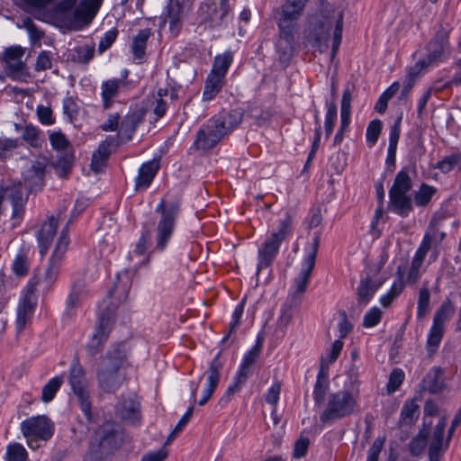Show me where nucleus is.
I'll list each match as a JSON object with an SVG mask.
<instances>
[{
  "label": "nucleus",
  "mask_w": 461,
  "mask_h": 461,
  "mask_svg": "<svg viewBox=\"0 0 461 461\" xmlns=\"http://www.w3.org/2000/svg\"><path fill=\"white\" fill-rule=\"evenodd\" d=\"M130 348L125 342L113 343L102 357L96 370L99 388L114 393L127 380L126 369L131 366Z\"/></svg>",
  "instance_id": "obj_3"
},
{
  "label": "nucleus",
  "mask_w": 461,
  "mask_h": 461,
  "mask_svg": "<svg viewBox=\"0 0 461 461\" xmlns=\"http://www.w3.org/2000/svg\"><path fill=\"white\" fill-rule=\"evenodd\" d=\"M21 138L33 149H41L45 141L42 131L32 123L23 127Z\"/></svg>",
  "instance_id": "obj_31"
},
{
  "label": "nucleus",
  "mask_w": 461,
  "mask_h": 461,
  "mask_svg": "<svg viewBox=\"0 0 461 461\" xmlns=\"http://www.w3.org/2000/svg\"><path fill=\"white\" fill-rule=\"evenodd\" d=\"M104 0H81L79 5L74 10L76 20L88 23L99 11Z\"/></svg>",
  "instance_id": "obj_25"
},
{
  "label": "nucleus",
  "mask_w": 461,
  "mask_h": 461,
  "mask_svg": "<svg viewBox=\"0 0 461 461\" xmlns=\"http://www.w3.org/2000/svg\"><path fill=\"white\" fill-rule=\"evenodd\" d=\"M281 244L267 237L258 249V273L269 267L276 259Z\"/></svg>",
  "instance_id": "obj_24"
},
{
  "label": "nucleus",
  "mask_w": 461,
  "mask_h": 461,
  "mask_svg": "<svg viewBox=\"0 0 461 461\" xmlns=\"http://www.w3.org/2000/svg\"><path fill=\"white\" fill-rule=\"evenodd\" d=\"M244 110L240 107L221 111L207 120L199 129L194 142L196 149L209 150L241 123Z\"/></svg>",
  "instance_id": "obj_5"
},
{
  "label": "nucleus",
  "mask_w": 461,
  "mask_h": 461,
  "mask_svg": "<svg viewBox=\"0 0 461 461\" xmlns=\"http://www.w3.org/2000/svg\"><path fill=\"white\" fill-rule=\"evenodd\" d=\"M245 307V299H242L235 307L232 315H231V321L229 324V331L228 333L222 338L221 342L224 343L230 336L232 332L236 330L238 326L240 325L241 316L244 312Z\"/></svg>",
  "instance_id": "obj_52"
},
{
  "label": "nucleus",
  "mask_w": 461,
  "mask_h": 461,
  "mask_svg": "<svg viewBox=\"0 0 461 461\" xmlns=\"http://www.w3.org/2000/svg\"><path fill=\"white\" fill-rule=\"evenodd\" d=\"M39 284L40 277L33 275L24 288V296L21 299L17 307L15 324L19 332L23 330L26 324L32 319L38 301L36 290Z\"/></svg>",
  "instance_id": "obj_14"
},
{
  "label": "nucleus",
  "mask_w": 461,
  "mask_h": 461,
  "mask_svg": "<svg viewBox=\"0 0 461 461\" xmlns=\"http://www.w3.org/2000/svg\"><path fill=\"white\" fill-rule=\"evenodd\" d=\"M327 112L325 114L324 129L325 137L329 139L331 135L335 123L337 122V104L333 101L331 103H326Z\"/></svg>",
  "instance_id": "obj_49"
},
{
  "label": "nucleus",
  "mask_w": 461,
  "mask_h": 461,
  "mask_svg": "<svg viewBox=\"0 0 461 461\" xmlns=\"http://www.w3.org/2000/svg\"><path fill=\"white\" fill-rule=\"evenodd\" d=\"M94 53V45L78 46L75 49L74 60L86 64L93 59Z\"/></svg>",
  "instance_id": "obj_57"
},
{
  "label": "nucleus",
  "mask_w": 461,
  "mask_h": 461,
  "mask_svg": "<svg viewBox=\"0 0 461 461\" xmlns=\"http://www.w3.org/2000/svg\"><path fill=\"white\" fill-rule=\"evenodd\" d=\"M160 168V158H154L140 167L135 178L134 190L143 192L152 184Z\"/></svg>",
  "instance_id": "obj_19"
},
{
  "label": "nucleus",
  "mask_w": 461,
  "mask_h": 461,
  "mask_svg": "<svg viewBox=\"0 0 461 461\" xmlns=\"http://www.w3.org/2000/svg\"><path fill=\"white\" fill-rule=\"evenodd\" d=\"M293 217L289 212H285L284 216L278 220L276 230L268 237L282 244L283 241L293 234Z\"/></svg>",
  "instance_id": "obj_29"
},
{
  "label": "nucleus",
  "mask_w": 461,
  "mask_h": 461,
  "mask_svg": "<svg viewBox=\"0 0 461 461\" xmlns=\"http://www.w3.org/2000/svg\"><path fill=\"white\" fill-rule=\"evenodd\" d=\"M321 231L317 230L312 240V243L305 248V256L301 263V269L294 280L290 289L289 298L296 303V297L303 294L310 283L312 273L315 267L318 250L320 248Z\"/></svg>",
  "instance_id": "obj_8"
},
{
  "label": "nucleus",
  "mask_w": 461,
  "mask_h": 461,
  "mask_svg": "<svg viewBox=\"0 0 461 461\" xmlns=\"http://www.w3.org/2000/svg\"><path fill=\"white\" fill-rule=\"evenodd\" d=\"M57 228L58 219L51 215L41 224L37 231L36 238L41 258L46 256L56 234Z\"/></svg>",
  "instance_id": "obj_23"
},
{
  "label": "nucleus",
  "mask_w": 461,
  "mask_h": 461,
  "mask_svg": "<svg viewBox=\"0 0 461 461\" xmlns=\"http://www.w3.org/2000/svg\"><path fill=\"white\" fill-rule=\"evenodd\" d=\"M54 430V423L44 415L31 417L21 422V431L25 438L32 437L48 441L52 438Z\"/></svg>",
  "instance_id": "obj_16"
},
{
  "label": "nucleus",
  "mask_w": 461,
  "mask_h": 461,
  "mask_svg": "<svg viewBox=\"0 0 461 461\" xmlns=\"http://www.w3.org/2000/svg\"><path fill=\"white\" fill-rule=\"evenodd\" d=\"M382 319V312L378 307L371 308L366 312L363 319V326L365 328H372L376 326Z\"/></svg>",
  "instance_id": "obj_64"
},
{
  "label": "nucleus",
  "mask_w": 461,
  "mask_h": 461,
  "mask_svg": "<svg viewBox=\"0 0 461 461\" xmlns=\"http://www.w3.org/2000/svg\"><path fill=\"white\" fill-rule=\"evenodd\" d=\"M28 197L24 194L21 183L3 185L0 187V215L11 210L10 229L19 227L25 215V207Z\"/></svg>",
  "instance_id": "obj_7"
},
{
  "label": "nucleus",
  "mask_w": 461,
  "mask_h": 461,
  "mask_svg": "<svg viewBox=\"0 0 461 461\" xmlns=\"http://www.w3.org/2000/svg\"><path fill=\"white\" fill-rule=\"evenodd\" d=\"M202 23L209 28L225 27L232 20L230 0H204L198 10Z\"/></svg>",
  "instance_id": "obj_10"
},
{
  "label": "nucleus",
  "mask_w": 461,
  "mask_h": 461,
  "mask_svg": "<svg viewBox=\"0 0 461 461\" xmlns=\"http://www.w3.org/2000/svg\"><path fill=\"white\" fill-rule=\"evenodd\" d=\"M111 154L109 144L105 142L100 143L98 149L94 152L91 161V168L95 172H100L105 165Z\"/></svg>",
  "instance_id": "obj_40"
},
{
  "label": "nucleus",
  "mask_w": 461,
  "mask_h": 461,
  "mask_svg": "<svg viewBox=\"0 0 461 461\" xmlns=\"http://www.w3.org/2000/svg\"><path fill=\"white\" fill-rule=\"evenodd\" d=\"M380 285L381 284H375L369 276L365 278H361L357 289L358 303L366 305L373 298Z\"/></svg>",
  "instance_id": "obj_28"
},
{
  "label": "nucleus",
  "mask_w": 461,
  "mask_h": 461,
  "mask_svg": "<svg viewBox=\"0 0 461 461\" xmlns=\"http://www.w3.org/2000/svg\"><path fill=\"white\" fill-rule=\"evenodd\" d=\"M427 446V437L426 435L420 433L418 436L414 437L410 444H409V449L413 456H420L424 448Z\"/></svg>",
  "instance_id": "obj_62"
},
{
  "label": "nucleus",
  "mask_w": 461,
  "mask_h": 461,
  "mask_svg": "<svg viewBox=\"0 0 461 461\" xmlns=\"http://www.w3.org/2000/svg\"><path fill=\"white\" fill-rule=\"evenodd\" d=\"M433 168L438 169L443 174H447L452 170L461 171V152H452L438 161Z\"/></svg>",
  "instance_id": "obj_35"
},
{
  "label": "nucleus",
  "mask_w": 461,
  "mask_h": 461,
  "mask_svg": "<svg viewBox=\"0 0 461 461\" xmlns=\"http://www.w3.org/2000/svg\"><path fill=\"white\" fill-rule=\"evenodd\" d=\"M281 40L285 41V46H282V42L277 44V51L279 53V60L282 64L287 65L293 56V46L294 42V33L291 41L286 40L285 37H281Z\"/></svg>",
  "instance_id": "obj_53"
},
{
  "label": "nucleus",
  "mask_w": 461,
  "mask_h": 461,
  "mask_svg": "<svg viewBox=\"0 0 461 461\" xmlns=\"http://www.w3.org/2000/svg\"><path fill=\"white\" fill-rule=\"evenodd\" d=\"M233 62V53L226 50L221 54L214 57L213 63L210 73L225 78L230 67Z\"/></svg>",
  "instance_id": "obj_32"
},
{
  "label": "nucleus",
  "mask_w": 461,
  "mask_h": 461,
  "mask_svg": "<svg viewBox=\"0 0 461 461\" xmlns=\"http://www.w3.org/2000/svg\"><path fill=\"white\" fill-rule=\"evenodd\" d=\"M226 83L225 78L209 73L203 91V100L211 101L221 91Z\"/></svg>",
  "instance_id": "obj_30"
},
{
  "label": "nucleus",
  "mask_w": 461,
  "mask_h": 461,
  "mask_svg": "<svg viewBox=\"0 0 461 461\" xmlns=\"http://www.w3.org/2000/svg\"><path fill=\"white\" fill-rule=\"evenodd\" d=\"M163 15L169 23L171 32H178L182 26L183 5L179 0H168Z\"/></svg>",
  "instance_id": "obj_26"
},
{
  "label": "nucleus",
  "mask_w": 461,
  "mask_h": 461,
  "mask_svg": "<svg viewBox=\"0 0 461 461\" xmlns=\"http://www.w3.org/2000/svg\"><path fill=\"white\" fill-rule=\"evenodd\" d=\"M419 417V406L416 403L415 400H408L406 401L401 410L400 426L403 425H411Z\"/></svg>",
  "instance_id": "obj_38"
},
{
  "label": "nucleus",
  "mask_w": 461,
  "mask_h": 461,
  "mask_svg": "<svg viewBox=\"0 0 461 461\" xmlns=\"http://www.w3.org/2000/svg\"><path fill=\"white\" fill-rule=\"evenodd\" d=\"M223 366L224 360L221 359V352H219L210 362L208 369L205 373L206 384L203 391V396L198 402L200 406L205 405L213 394L219 384Z\"/></svg>",
  "instance_id": "obj_17"
},
{
  "label": "nucleus",
  "mask_w": 461,
  "mask_h": 461,
  "mask_svg": "<svg viewBox=\"0 0 461 461\" xmlns=\"http://www.w3.org/2000/svg\"><path fill=\"white\" fill-rule=\"evenodd\" d=\"M382 129L383 123L379 119H375L368 123L366 132V139L368 147L371 148L377 142Z\"/></svg>",
  "instance_id": "obj_51"
},
{
  "label": "nucleus",
  "mask_w": 461,
  "mask_h": 461,
  "mask_svg": "<svg viewBox=\"0 0 461 461\" xmlns=\"http://www.w3.org/2000/svg\"><path fill=\"white\" fill-rule=\"evenodd\" d=\"M309 0H283L280 5L277 27L279 35L291 41L298 30V22L303 14Z\"/></svg>",
  "instance_id": "obj_12"
},
{
  "label": "nucleus",
  "mask_w": 461,
  "mask_h": 461,
  "mask_svg": "<svg viewBox=\"0 0 461 461\" xmlns=\"http://www.w3.org/2000/svg\"><path fill=\"white\" fill-rule=\"evenodd\" d=\"M444 332L445 328L432 323L426 341V348L429 354L437 351L443 339Z\"/></svg>",
  "instance_id": "obj_42"
},
{
  "label": "nucleus",
  "mask_w": 461,
  "mask_h": 461,
  "mask_svg": "<svg viewBox=\"0 0 461 461\" xmlns=\"http://www.w3.org/2000/svg\"><path fill=\"white\" fill-rule=\"evenodd\" d=\"M95 438L111 456L122 446L123 441L120 427L111 423L104 424L97 431Z\"/></svg>",
  "instance_id": "obj_18"
},
{
  "label": "nucleus",
  "mask_w": 461,
  "mask_h": 461,
  "mask_svg": "<svg viewBox=\"0 0 461 461\" xmlns=\"http://www.w3.org/2000/svg\"><path fill=\"white\" fill-rule=\"evenodd\" d=\"M122 419L134 421L139 419L140 403L132 399H126L116 407Z\"/></svg>",
  "instance_id": "obj_37"
},
{
  "label": "nucleus",
  "mask_w": 461,
  "mask_h": 461,
  "mask_svg": "<svg viewBox=\"0 0 461 461\" xmlns=\"http://www.w3.org/2000/svg\"><path fill=\"white\" fill-rule=\"evenodd\" d=\"M28 453L24 447L20 443L9 444L6 447V461H27Z\"/></svg>",
  "instance_id": "obj_48"
},
{
  "label": "nucleus",
  "mask_w": 461,
  "mask_h": 461,
  "mask_svg": "<svg viewBox=\"0 0 461 461\" xmlns=\"http://www.w3.org/2000/svg\"><path fill=\"white\" fill-rule=\"evenodd\" d=\"M263 341L264 339L258 336L255 345L243 357L242 362L252 366L260 356Z\"/></svg>",
  "instance_id": "obj_58"
},
{
  "label": "nucleus",
  "mask_w": 461,
  "mask_h": 461,
  "mask_svg": "<svg viewBox=\"0 0 461 461\" xmlns=\"http://www.w3.org/2000/svg\"><path fill=\"white\" fill-rule=\"evenodd\" d=\"M75 157L72 151L62 152L57 158L54 167L57 174L61 177H66L70 174Z\"/></svg>",
  "instance_id": "obj_39"
},
{
  "label": "nucleus",
  "mask_w": 461,
  "mask_h": 461,
  "mask_svg": "<svg viewBox=\"0 0 461 461\" xmlns=\"http://www.w3.org/2000/svg\"><path fill=\"white\" fill-rule=\"evenodd\" d=\"M47 163L45 159L35 160L23 173V181L29 192H38L44 185Z\"/></svg>",
  "instance_id": "obj_21"
},
{
  "label": "nucleus",
  "mask_w": 461,
  "mask_h": 461,
  "mask_svg": "<svg viewBox=\"0 0 461 461\" xmlns=\"http://www.w3.org/2000/svg\"><path fill=\"white\" fill-rule=\"evenodd\" d=\"M404 377V372L401 368H394L389 375V381L386 385L388 393L396 392L402 385Z\"/></svg>",
  "instance_id": "obj_55"
},
{
  "label": "nucleus",
  "mask_w": 461,
  "mask_h": 461,
  "mask_svg": "<svg viewBox=\"0 0 461 461\" xmlns=\"http://www.w3.org/2000/svg\"><path fill=\"white\" fill-rule=\"evenodd\" d=\"M128 86V82L123 79L111 78L105 80L101 85V98L103 108L111 109L119 97L120 94Z\"/></svg>",
  "instance_id": "obj_22"
},
{
  "label": "nucleus",
  "mask_w": 461,
  "mask_h": 461,
  "mask_svg": "<svg viewBox=\"0 0 461 461\" xmlns=\"http://www.w3.org/2000/svg\"><path fill=\"white\" fill-rule=\"evenodd\" d=\"M138 125V120L135 115L127 116L121 123L120 132L127 140H131Z\"/></svg>",
  "instance_id": "obj_60"
},
{
  "label": "nucleus",
  "mask_w": 461,
  "mask_h": 461,
  "mask_svg": "<svg viewBox=\"0 0 461 461\" xmlns=\"http://www.w3.org/2000/svg\"><path fill=\"white\" fill-rule=\"evenodd\" d=\"M455 313V307L451 301L447 300L442 303L436 311L433 317V324L445 328L446 322L449 321Z\"/></svg>",
  "instance_id": "obj_41"
},
{
  "label": "nucleus",
  "mask_w": 461,
  "mask_h": 461,
  "mask_svg": "<svg viewBox=\"0 0 461 461\" xmlns=\"http://www.w3.org/2000/svg\"><path fill=\"white\" fill-rule=\"evenodd\" d=\"M12 269L15 276H25L29 273L30 259L29 250L25 248H21L12 264Z\"/></svg>",
  "instance_id": "obj_36"
},
{
  "label": "nucleus",
  "mask_w": 461,
  "mask_h": 461,
  "mask_svg": "<svg viewBox=\"0 0 461 461\" xmlns=\"http://www.w3.org/2000/svg\"><path fill=\"white\" fill-rule=\"evenodd\" d=\"M329 389V374L321 366L313 386L312 398L315 408H323L320 414L323 424H332L358 411L360 391L357 381L352 382L349 388L344 387L327 395Z\"/></svg>",
  "instance_id": "obj_1"
},
{
  "label": "nucleus",
  "mask_w": 461,
  "mask_h": 461,
  "mask_svg": "<svg viewBox=\"0 0 461 461\" xmlns=\"http://www.w3.org/2000/svg\"><path fill=\"white\" fill-rule=\"evenodd\" d=\"M385 436L377 437L367 451L366 461H378L380 453L384 446Z\"/></svg>",
  "instance_id": "obj_61"
},
{
  "label": "nucleus",
  "mask_w": 461,
  "mask_h": 461,
  "mask_svg": "<svg viewBox=\"0 0 461 461\" xmlns=\"http://www.w3.org/2000/svg\"><path fill=\"white\" fill-rule=\"evenodd\" d=\"M24 53L25 49L19 45L11 46L5 50L2 60L5 63V68L8 74L14 77L23 74L26 65L22 59Z\"/></svg>",
  "instance_id": "obj_20"
},
{
  "label": "nucleus",
  "mask_w": 461,
  "mask_h": 461,
  "mask_svg": "<svg viewBox=\"0 0 461 461\" xmlns=\"http://www.w3.org/2000/svg\"><path fill=\"white\" fill-rule=\"evenodd\" d=\"M118 33L119 32L115 28L107 31L100 39L98 43V52L102 54L107 50L117 39Z\"/></svg>",
  "instance_id": "obj_63"
},
{
  "label": "nucleus",
  "mask_w": 461,
  "mask_h": 461,
  "mask_svg": "<svg viewBox=\"0 0 461 461\" xmlns=\"http://www.w3.org/2000/svg\"><path fill=\"white\" fill-rule=\"evenodd\" d=\"M49 140L51 145V148L59 152H66L69 151L68 149H71V143L67 138V136L60 131H50Z\"/></svg>",
  "instance_id": "obj_46"
},
{
  "label": "nucleus",
  "mask_w": 461,
  "mask_h": 461,
  "mask_svg": "<svg viewBox=\"0 0 461 461\" xmlns=\"http://www.w3.org/2000/svg\"><path fill=\"white\" fill-rule=\"evenodd\" d=\"M310 446V439L307 437L301 435L294 442L293 449V457L300 459L306 456Z\"/></svg>",
  "instance_id": "obj_59"
},
{
  "label": "nucleus",
  "mask_w": 461,
  "mask_h": 461,
  "mask_svg": "<svg viewBox=\"0 0 461 461\" xmlns=\"http://www.w3.org/2000/svg\"><path fill=\"white\" fill-rule=\"evenodd\" d=\"M343 20V12L337 11L327 0H320L318 9L308 17L310 36L319 46L324 44L327 47L331 27L335 25L331 49L332 59L336 56L341 43Z\"/></svg>",
  "instance_id": "obj_4"
},
{
  "label": "nucleus",
  "mask_w": 461,
  "mask_h": 461,
  "mask_svg": "<svg viewBox=\"0 0 461 461\" xmlns=\"http://www.w3.org/2000/svg\"><path fill=\"white\" fill-rule=\"evenodd\" d=\"M155 212L159 214L155 228V246L148 253L145 263H149L152 254L161 253L168 247L176 230L180 203L176 201L167 202L162 199L157 204Z\"/></svg>",
  "instance_id": "obj_6"
},
{
  "label": "nucleus",
  "mask_w": 461,
  "mask_h": 461,
  "mask_svg": "<svg viewBox=\"0 0 461 461\" xmlns=\"http://www.w3.org/2000/svg\"><path fill=\"white\" fill-rule=\"evenodd\" d=\"M411 188L410 169L403 167L396 174L393 184L389 189L388 210L402 218H406L414 209L413 203L418 207H425L437 193L436 187L422 183L412 199L409 194Z\"/></svg>",
  "instance_id": "obj_2"
},
{
  "label": "nucleus",
  "mask_w": 461,
  "mask_h": 461,
  "mask_svg": "<svg viewBox=\"0 0 461 461\" xmlns=\"http://www.w3.org/2000/svg\"><path fill=\"white\" fill-rule=\"evenodd\" d=\"M62 108L63 113L66 117H68L69 122H74L75 121H77L80 110L77 97H65L62 103Z\"/></svg>",
  "instance_id": "obj_47"
},
{
  "label": "nucleus",
  "mask_w": 461,
  "mask_h": 461,
  "mask_svg": "<svg viewBox=\"0 0 461 461\" xmlns=\"http://www.w3.org/2000/svg\"><path fill=\"white\" fill-rule=\"evenodd\" d=\"M63 382V375L52 377L42 388L41 401L44 402H50L52 401Z\"/></svg>",
  "instance_id": "obj_45"
},
{
  "label": "nucleus",
  "mask_w": 461,
  "mask_h": 461,
  "mask_svg": "<svg viewBox=\"0 0 461 461\" xmlns=\"http://www.w3.org/2000/svg\"><path fill=\"white\" fill-rule=\"evenodd\" d=\"M442 375V368L433 367L423 379L424 388L431 393L441 392L444 386Z\"/></svg>",
  "instance_id": "obj_34"
},
{
  "label": "nucleus",
  "mask_w": 461,
  "mask_h": 461,
  "mask_svg": "<svg viewBox=\"0 0 461 461\" xmlns=\"http://www.w3.org/2000/svg\"><path fill=\"white\" fill-rule=\"evenodd\" d=\"M424 258L413 256L411 263V267L407 275V282L409 284H415L421 276L420 268L423 264Z\"/></svg>",
  "instance_id": "obj_56"
},
{
  "label": "nucleus",
  "mask_w": 461,
  "mask_h": 461,
  "mask_svg": "<svg viewBox=\"0 0 461 461\" xmlns=\"http://www.w3.org/2000/svg\"><path fill=\"white\" fill-rule=\"evenodd\" d=\"M430 293L427 284L425 283L419 291V298L417 303V318L423 319L430 309Z\"/></svg>",
  "instance_id": "obj_44"
},
{
  "label": "nucleus",
  "mask_w": 461,
  "mask_h": 461,
  "mask_svg": "<svg viewBox=\"0 0 461 461\" xmlns=\"http://www.w3.org/2000/svg\"><path fill=\"white\" fill-rule=\"evenodd\" d=\"M131 285V283L127 272L117 275V281L108 293L109 297L119 303L124 302L128 297Z\"/></svg>",
  "instance_id": "obj_27"
},
{
  "label": "nucleus",
  "mask_w": 461,
  "mask_h": 461,
  "mask_svg": "<svg viewBox=\"0 0 461 461\" xmlns=\"http://www.w3.org/2000/svg\"><path fill=\"white\" fill-rule=\"evenodd\" d=\"M23 28L26 29L30 37V41L32 43L40 41L45 35L44 32L38 28V26L29 17H26L23 20Z\"/></svg>",
  "instance_id": "obj_54"
},
{
  "label": "nucleus",
  "mask_w": 461,
  "mask_h": 461,
  "mask_svg": "<svg viewBox=\"0 0 461 461\" xmlns=\"http://www.w3.org/2000/svg\"><path fill=\"white\" fill-rule=\"evenodd\" d=\"M69 385L77 398L80 409L88 421L93 420L92 402L88 391L86 371L76 357L70 364L68 372Z\"/></svg>",
  "instance_id": "obj_9"
},
{
  "label": "nucleus",
  "mask_w": 461,
  "mask_h": 461,
  "mask_svg": "<svg viewBox=\"0 0 461 461\" xmlns=\"http://www.w3.org/2000/svg\"><path fill=\"white\" fill-rule=\"evenodd\" d=\"M115 321V308L107 306L98 316L95 330L86 344L89 356L95 357L104 348Z\"/></svg>",
  "instance_id": "obj_13"
},
{
  "label": "nucleus",
  "mask_w": 461,
  "mask_h": 461,
  "mask_svg": "<svg viewBox=\"0 0 461 461\" xmlns=\"http://www.w3.org/2000/svg\"><path fill=\"white\" fill-rule=\"evenodd\" d=\"M109 456H111L109 452L94 438L90 441L88 450L84 456V461H104Z\"/></svg>",
  "instance_id": "obj_43"
},
{
  "label": "nucleus",
  "mask_w": 461,
  "mask_h": 461,
  "mask_svg": "<svg viewBox=\"0 0 461 461\" xmlns=\"http://www.w3.org/2000/svg\"><path fill=\"white\" fill-rule=\"evenodd\" d=\"M449 34L450 29L440 24L427 45L426 57L420 59L416 63V67H420L422 69L431 64L443 62L447 59L452 52Z\"/></svg>",
  "instance_id": "obj_11"
},
{
  "label": "nucleus",
  "mask_w": 461,
  "mask_h": 461,
  "mask_svg": "<svg viewBox=\"0 0 461 461\" xmlns=\"http://www.w3.org/2000/svg\"><path fill=\"white\" fill-rule=\"evenodd\" d=\"M22 146V142L17 138H0V159L5 160L10 158L13 151Z\"/></svg>",
  "instance_id": "obj_50"
},
{
  "label": "nucleus",
  "mask_w": 461,
  "mask_h": 461,
  "mask_svg": "<svg viewBox=\"0 0 461 461\" xmlns=\"http://www.w3.org/2000/svg\"><path fill=\"white\" fill-rule=\"evenodd\" d=\"M69 244L68 225L61 230L54 251L50 258L43 282L50 286L58 277L59 269Z\"/></svg>",
  "instance_id": "obj_15"
},
{
  "label": "nucleus",
  "mask_w": 461,
  "mask_h": 461,
  "mask_svg": "<svg viewBox=\"0 0 461 461\" xmlns=\"http://www.w3.org/2000/svg\"><path fill=\"white\" fill-rule=\"evenodd\" d=\"M151 35L150 29L140 30L132 40L131 52L134 59L142 60L146 55V46Z\"/></svg>",
  "instance_id": "obj_33"
}]
</instances>
